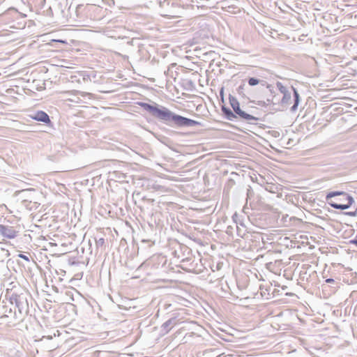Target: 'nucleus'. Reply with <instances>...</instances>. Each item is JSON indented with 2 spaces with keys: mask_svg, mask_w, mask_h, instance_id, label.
<instances>
[{
  "mask_svg": "<svg viewBox=\"0 0 357 357\" xmlns=\"http://www.w3.org/2000/svg\"><path fill=\"white\" fill-rule=\"evenodd\" d=\"M102 92H111L112 91H109V90H107V91H101Z\"/></svg>",
  "mask_w": 357,
  "mask_h": 357,
  "instance_id": "33",
  "label": "nucleus"
},
{
  "mask_svg": "<svg viewBox=\"0 0 357 357\" xmlns=\"http://www.w3.org/2000/svg\"><path fill=\"white\" fill-rule=\"evenodd\" d=\"M167 259L162 254L158 255V264L162 263L159 271L158 278V289L171 287L173 283L172 275L174 273V268L166 266Z\"/></svg>",
  "mask_w": 357,
  "mask_h": 357,
  "instance_id": "3",
  "label": "nucleus"
},
{
  "mask_svg": "<svg viewBox=\"0 0 357 357\" xmlns=\"http://www.w3.org/2000/svg\"><path fill=\"white\" fill-rule=\"evenodd\" d=\"M29 294L26 292L17 293L13 292L10 296V303L14 305V315L17 319H22L27 315L29 311L28 298Z\"/></svg>",
  "mask_w": 357,
  "mask_h": 357,
  "instance_id": "1",
  "label": "nucleus"
},
{
  "mask_svg": "<svg viewBox=\"0 0 357 357\" xmlns=\"http://www.w3.org/2000/svg\"><path fill=\"white\" fill-rule=\"evenodd\" d=\"M326 282L329 283V284H335V280L333 278L326 279Z\"/></svg>",
  "mask_w": 357,
  "mask_h": 357,
  "instance_id": "24",
  "label": "nucleus"
},
{
  "mask_svg": "<svg viewBox=\"0 0 357 357\" xmlns=\"http://www.w3.org/2000/svg\"><path fill=\"white\" fill-rule=\"evenodd\" d=\"M59 42H61V43H64L63 40H58Z\"/></svg>",
  "mask_w": 357,
  "mask_h": 357,
  "instance_id": "36",
  "label": "nucleus"
},
{
  "mask_svg": "<svg viewBox=\"0 0 357 357\" xmlns=\"http://www.w3.org/2000/svg\"><path fill=\"white\" fill-rule=\"evenodd\" d=\"M259 82H260V80L258 79H256V78H250L248 80V83H249L250 86H255L257 84H259Z\"/></svg>",
  "mask_w": 357,
  "mask_h": 357,
  "instance_id": "17",
  "label": "nucleus"
},
{
  "mask_svg": "<svg viewBox=\"0 0 357 357\" xmlns=\"http://www.w3.org/2000/svg\"><path fill=\"white\" fill-rule=\"evenodd\" d=\"M185 82H186V84H189V86H184L185 88L190 89V88H195L196 87V86L192 84V80H191V79L190 80L187 79V80H185Z\"/></svg>",
  "mask_w": 357,
  "mask_h": 357,
  "instance_id": "20",
  "label": "nucleus"
},
{
  "mask_svg": "<svg viewBox=\"0 0 357 357\" xmlns=\"http://www.w3.org/2000/svg\"><path fill=\"white\" fill-rule=\"evenodd\" d=\"M0 235L11 239L17 236V231L13 227L0 225Z\"/></svg>",
  "mask_w": 357,
  "mask_h": 357,
  "instance_id": "8",
  "label": "nucleus"
},
{
  "mask_svg": "<svg viewBox=\"0 0 357 357\" xmlns=\"http://www.w3.org/2000/svg\"><path fill=\"white\" fill-rule=\"evenodd\" d=\"M230 227H227V233H229V231H231V229H230Z\"/></svg>",
  "mask_w": 357,
  "mask_h": 357,
  "instance_id": "32",
  "label": "nucleus"
},
{
  "mask_svg": "<svg viewBox=\"0 0 357 357\" xmlns=\"http://www.w3.org/2000/svg\"><path fill=\"white\" fill-rule=\"evenodd\" d=\"M254 195V192L252 190V189L249 187V188H248L247 190V200L248 199H250Z\"/></svg>",
  "mask_w": 357,
  "mask_h": 357,
  "instance_id": "18",
  "label": "nucleus"
},
{
  "mask_svg": "<svg viewBox=\"0 0 357 357\" xmlns=\"http://www.w3.org/2000/svg\"><path fill=\"white\" fill-rule=\"evenodd\" d=\"M148 224L150 228L153 230L156 226V219L154 218L153 213H151L150 220H148Z\"/></svg>",
  "mask_w": 357,
  "mask_h": 357,
  "instance_id": "15",
  "label": "nucleus"
},
{
  "mask_svg": "<svg viewBox=\"0 0 357 357\" xmlns=\"http://www.w3.org/2000/svg\"><path fill=\"white\" fill-rule=\"evenodd\" d=\"M157 190H158V192L159 191V187L158 186Z\"/></svg>",
  "mask_w": 357,
  "mask_h": 357,
  "instance_id": "37",
  "label": "nucleus"
},
{
  "mask_svg": "<svg viewBox=\"0 0 357 357\" xmlns=\"http://www.w3.org/2000/svg\"><path fill=\"white\" fill-rule=\"evenodd\" d=\"M222 111L227 120L233 121L237 118V116L229 108L223 106L222 107Z\"/></svg>",
  "mask_w": 357,
  "mask_h": 357,
  "instance_id": "12",
  "label": "nucleus"
},
{
  "mask_svg": "<svg viewBox=\"0 0 357 357\" xmlns=\"http://www.w3.org/2000/svg\"><path fill=\"white\" fill-rule=\"evenodd\" d=\"M105 243V240L102 238H99L96 241V245L97 246H102Z\"/></svg>",
  "mask_w": 357,
  "mask_h": 357,
  "instance_id": "22",
  "label": "nucleus"
},
{
  "mask_svg": "<svg viewBox=\"0 0 357 357\" xmlns=\"http://www.w3.org/2000/svg\"><path fill=\"white\" fill-rule=\"evenodd\" d=\"M19 257H20V258H22V259H24L25 261H29V257H28L27 256L24 255L20 254V255H19Z\"/></svg>",
  "mask_w": 357,
  "mask_h": 357,
  "instance_id": "23",
  "label": "nucleus"
},
{
  "mask_svg": "<svg viewBox=\"0 0 357 357\" xmlns=\"http://www.w3.org/2000/svg\"><path fill=\"white\" fill-rule=\"evenodd\" d=\"M33 94H35V92H34V91H31V93L29 94V96H33Z\"/></svg>",
  "mask_w": 357,
  "mask_h": 357,
  "instance_id": "29",
  "label": "nucleus"
},
{
  "mask_svg": "<svg viewBox=\"0 0 357 357\" xmlns=\"http://www.w3.org/2000/svg\"><path fill=\"white\" fill-rule=\"evenodd\" d=\"M31 118L36 121H41L45 123L50 122V119L47 113L43 111L37 112L34 116H31Z\"/></svg>",
  "mask_w": 357,
  "mask_h": 357,
  "instance_id": "10",
  "label": "nucleus"
},
{
  "mask_svg": "<svg viewBox=\"0 0 357 357\" xmlns=\"http://www.w3.org/2000/svg\"><path fill=\"white\" fill-rule=\"evenodd\" d=\"M326 200L331 207L340 210L349 208L354 202V199L351 196L342 191L328 192L326 196Z\"/></svg>",
  "mask_w": 357,
  "mask_h": 357,
  "instance_id": "2",
  "label": "nucleus"
},
{
  "mask_svg": "<svg viewBox=\"0 0 357 357\" xmlns=\"http://www.w3.org/2000/svg\"><path fill=\"white\" fill-rule=\"evenodd\" d=\"M21 204L29 211L36 209L38 207L37 202H32V201L28 200V199H23L21 202Z\"/></svg>",
  "mask_w": 357,
  "mask_h": 357,
  "instance_id": "13",
  "label": "nucleus"
},
{
  "mask_svg": "<svg viewBox=\"0 0 357 357\" xmlns=\"http://www.w3.org/2000/svg\"><path fill=\"white\" fill-rule=\"evenodd\" d=\"M28 191H29V190H22V191H20V193H24V192H26Z\"/></svg>",
  "mask_w": 357,
  "mask_h": 357,
  "instance_id": "30",
  "label": "nucleus"
},
{
  "mask_svg": "<svg viewBox=\"0 0 357 357\" xmlns=\"http://www.w3.org/2000/svg\"><path fill=\"white\" fill-rule=\"evenodd\" d=\"M176 323V318H172L165 321L161 326V335H165V334H167L174 327Z\"/></svg>",
  "mask_w": 357,
  "mask_h": 357,
  "instance_id": "9",
  "label": "nucleus"
},
{
  "mask_svg": "<svg viewBox=\"0 0 357 357\" xmlns=\"http://www.w3.org/2000/svg\"><path fill=\"white\" fill-rule=\"evenodd\" d=\"M157 174H158V176H162V173L158 169V172H157Z\"/></svg>",
  "mask_w": 357,
  "mask_h": 357,
  "instance_id": "28",
  "label": "nucleus"
},
{
  "mask_svg": "<svg viewBox=\"0 0 357 357\" xmlns=\"http://www.w3.org/2000/svg\"><path fill=\"white\" fill-rule=\"evenodd\" d=\"M197 76H195V79H194V80H193V81H196V80H197Z\"/></svg>",
  "mask_w": 357,
  "mask_h": 357,
  "instance_id": "35",
  "label": "nucleus"
},
{
  "mask_svg": "<svg viewBox=\"0 0 357 357\" xmlns=\"http://www.w3.org/2000/svg\"><path fill=\"white\" fill-rule=\"evenodd\" d=\"M149 241L147 240H142V242H148Z\"/></svg>",
  "mask_w": 357,
  "mask_h": 357,
  "instance_id": "34",
  "label": "nucleus"
},
{
  "mask_svg": "<svg viewBox=\"0 0 357 357\" xmlns=\"http://www.w3.org/2000/svg\"><path fill=\"white\" fill-rule=\"evenodd\" d=\"M75 93L73 95V98H70L71 102L77 104L87 103L93 98V94L83 91H75Z\"/></svg>",
  "mask_w": 357,
  "mask_h": 357,
  "instance_id": "7",
  "label": "nucleus"
},
{
  "mask_svg": "<svg viewBox=\"0 0 357 357\" xmlns=\"http://www.w3.org/2000/svg\"><path fill=\"white\" fill-rule=\"evenodd\" d=\"M174 253H175L176 255H177V258L180 259L181 262H185V261H188L189 260V258L188 257H181L179 255H178V251L177 250H175Z\"/></svg>",
  "mask_w": 357,
  "mask_h": 357,
  "instance_id": "19",
  "label": "nucleus"
},
{
  "mask_svg": "<svg viewBox=\"0 0 357 357\" xmlns=\"http://www.w3.org/2000/svg\"><path fill=\"white\" fill-rule=\"evenodd\" d=\"M10 256L9 251L3 247V244L0 243V259L3 261Z\"/></svg>",
  "mask_w": 357,
  "mask_h": 357,
  "instance_id": "14",
  "label": "nucleus"
},
{
  "mask_svg": "<svg viewBox=\"0 0 357 357\" xmlns=\"http://www.w3.org/2000/svg\"><path fill=\"white\" fill-rule=\"evenodd\" d=\"M179 116L180 115L174 114L165 107H158V119L162 121L167 125L178 126Z\"/></svg>",
  "mask_w": 357,
  "mask_h": 357,
  "instance_id": "5",
  "label": "nucleus"
},
{
  "mask_svg": "<svg viewBox=\"0 0 357 357\" xmlns=\"http://www.w3.org/2000/svg\"><path fill=\"white\" fill-rule=\"evenodd\" d=\"M141 105L144 107L145 109L152 112L153 114L156 113V107L150 105L147 103H142Z\"/></svg>",
  "mask_w": 357,
  "mask_h": 357,
  "instance_id": "16",
  "label": "nucleus"
},
{
  "mask_svg": "<svg viewBox=\"0 0 357 357\" xmlns=\"http://www.w3.org/2000/svg\"><path fill=\"white\" fill-rule=\"evenodd\" d=\"M229 96L230 105L233 108L234 114L237 116V117L238 116L240 119L249 123H251L253 121L258 120L257 117L241 110L240 108L239 102L236 98L232 96L231 94H229Z\"/></svg>",
  "mask_w": 357,
  "mask_h": 357,
  "instance_id": "6",
  "label": "nucleus"
},
{
  "mask_svg": "<svg viewBox=\"0 0 357 357\" xmlns=\"http://www.w3.org/2000/svg\"><path fill=\"white\" fill-rule=\"evenodd\" d=\"M197 125H199V123L195 120L190 119L181 116H179L178 123V126H194Z\"/></svg>",
  "mask_w": 357,
  "mask_h": 357,
  "instance_id": "11",
  "label": "nucleus"
},
{
  "mask_svg": "<svg viewBox=\"0 0 357 357\" xmlns=\"http://www.w3.org/2000/svg\"><path fill=\"white\" fill-rule=\"evenodd\" d=\"M282 94V98L281 100L282 105L287 107L291 103L293 105L291 107V112H295L298 109V106L300 102V96L298 91H280Z\"/></svg>",
  "mask_w": 357,
  "mask_h": 357,
  "instance_id": "4",
  "label": "nucleus"
},
{
  "mask_svg": "<svg viewBox=\"0 0 357 357\" xmlns=\"http://www.w3.org/2000/svg\"><path fill=\"white\" fill-rule=\"evenodd\" d=\"M351 244L355 245L357 246V238L352 239L349 241Z\"/></svg>",
  "mask_w": 357,
  "mask_h": 357,
  "instance_id": "25",
  "label": "nucleus"
},
{
  "mask_svg": "<svg viewBox=\"0 0 357 357\" xmlns=\"http://www.w3.org/2000/svg\"><path fill=\"white\" fill-rule=\"evenodd\" d=\"M236 229H237L238 236H239L241 237H243L244 231L238 225H236Z\"/></svg>",
  "mask_w": 357,
  "mask_h": 357,
  "instance_id": "21",
  "label": "nucleus"
},
{
  "mask_svg": "<svg viewBox=\"0 0 357 357\" xmlns=\"http://www.w3.org/2000/svg\"><path fill=\"white\" fill-rule=\"evenodd\" d=\"M181 249L182 250V248H181ZM183 249H184L185 251H187L188 254L190 253V249L188 248L184 247Z\"/></svg>",
  "mask_w": 357,
  "mask_h": 357,
  "instance_id": "26",
  "label": "nucleus"
},
{
  "mask_svg": "<svg viewBox=\"0 0 357 357\" xmlns=\"http://www.w3.org/2000/svg\"><path fill=\"white\" fill-rule=\"evenodd\" d=\"M230 227H227V233H229V231H231V229H230Z\"/></svg>",
  "mask_w": 357,
  "mask_h": 357,
  "instance_id": "31",
  "label": "nucleus"
},
{
  "mask_svg": "<svg viewBox=\"0 0 357 357\" xmlns=\"http://www.w3.org/2000/svg\"><path fill=\"white\" fill-rule=\"evenodd\" d=\"M219 92H220V96L222 98H223L225 91H219Z\"/></svg>",
  "mask_w": 357,
  "mask_h": 357,
  "instance_id": "27",
  "label": "nucleus"
}]
</instances>
